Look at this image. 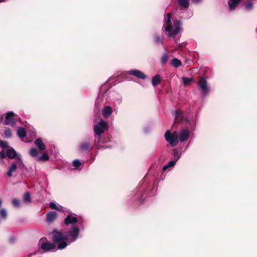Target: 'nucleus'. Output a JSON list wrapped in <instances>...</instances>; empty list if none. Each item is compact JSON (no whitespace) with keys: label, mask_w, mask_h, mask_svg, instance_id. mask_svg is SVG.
I'll use <instances>...</instances> for the list:
<instances>
[{"label":"nucleus","mask_w":257,"mask_h":257,"mask_svg":"<svg viewBox=\"0 0 257 257\" xmlns=\"http://www.w3.org/2000/svg\"><path fill=\"white\" fill-rule=\"evenodd\" d=\"M80 232L79 228L74 225L71 230L65 233V234L57 230H53L52 239L53 242L57 244L58 249H63L68 244L75 241L78 238Z\"/></svg>","instance_id":"nucleus-1"},{"label":"nucleus","mask_w":257,"mask_h":257,"mask_svg":"<svg viewBox=\"0 0 257 257\" xmlns=\"http://www.w3.org/2000/svg\"><path fill=\"white\" fill-rule=\"evenodd\" d=\"M181 22L180 21L174 20L172 18V14L168 13L165 16L163 28L167 32L168 37L175 38L181 30Z\"/></svg>","instance_id":"nucleus-2"},{"label":"nucleus","mask_w":257,"mask_h":257,"mask_svg":"<svg viewBox=\"0 0 257 257\" xmlns=\"http://www.w3.org/2000/svg\"><path fill=\"white\" fill-rule=\"evenodd\" d=\"M108 129V124L106 121L100 119L99 121L95 124L93 127L94 135V145L97 149L101 148L106 149V147L102 146L101 135L104 133L105 130Z\"/></svg>","instance_id":"nucleus-3"},{"label":"nucleus","mask_w":257,"mask_h":257,"mask_svg":"<svg viewBox=\"0 0 257 257\" xmlns=\"http://www.w3.org/2000/svg\"><path fill=\"white\" fill-rule=\"evenodd\" d=\"M38 245L44 252H52L58 249L57 244L48 241L46 237H42L39 240Z\"/></svg>","instance_id":"nucleus-4"},{"label":"nucleus","mask_w":257,"mask_h":257,"mask_svg":"<svg viewBox=\"0 0 257 257\" xmlns=\"http://www.w3.org/2000/svg\"><path fill=\"white\" fill-rule=\"evenodd\" d=\"M24 167L25 165L23 163L22 156H18V159H16V161L13 162L9 166L7 175L9 177H11L13 176V173H14L17 170L18 168L23 169L24 168Z\"/></svg>","instance_id":"nucleus-5"},{"label":"nucleus","mask_w":257,"mask_h":257,"mask_svg":"<svg viewBox=\"0 0 257 257\" xmlns=\"http://www.w3.org/2000/svg\"><path fill=\"white\" fill-rule=\"evenodd\" d=\"M198 89L200 90L202 96H207L210 92V87L208 85L207 80L204 77H200L199 80L197 82Z\"/></svg>","instance_id":"nucleus-6"},{"label":"nucleus","mask_w":257,"mask_h":257,"mask_svg":"<svg viewBox=\"0 0 257 257\" xmlns=\"http://www.w3.org/2000/svg\"><path fill=\"white\" fill-rule=\"evenodd\" d=\"M30 156L33 158H36L37 161L45 162L49 159V156L47 153L45 152L42 156H39L38 149L35 148H31L29 152Z\"/></svg>","instance_id":"nucleus-7"},{"label":"nucleus","mask_w":257,"mask_h":257,"mask_svg":"<svg viewBox=\"0 0 257 257\" xmlns=\"http://www.w3.org/2000/svg\"><path fill=\"white\" fill-rule=\"evenodd\" d=\"M93 145L90 139L82 141L79 144V150L81 153L88 152L93 149Z\"/></svg>","instance_id":"nucleus-8"},{"label":"nucleus","mask_w":257,"mask_h":257,"mask_svg":"<svg viewBox=\"0 0 257 257\" xmlns=\"http://www.w3.org/2000/svg\"><path fill=\"white\" fill-rule=\"evenodd\" d=\"M15 114L13 111H9L6 113L4 123L6 125H9L11 126L16 125V120L15 118Z\"/></svg>","instance_id":"nucleus-9"},{"label":"nucleus","mask_w":257,"mask_h":257,"mask_svg":"<svg viewBox=\"0 0 257 257\" xmlns=\"http://www.w3.org/2000/svg\"><path fill=\"white\" fill-rule=\"evenodd\" d=\"M107 94L102 92H100L96 99L95 105L99 109L100 107L104 105L106 102V96Z\"/></svg>","instance_id":"nucleus-10"},{"label":"nucleus","mask_w":257,"mask_h":257,"mask_svg":"<svg viewBox=\"0 0 257 257\" xmlns=\"http://www.w3.org/2000/svg\"><path fill=\"white\" fill-rule=\"evenodd\" d=\"M164 137L166 141L168 142L170 146L172 147L176 146L179 142L178 140L175 139V138L173 137L171 132L169 130H168L166 132Z\"/></svg>","instance_id":"nucleus-11"},{"label":"nucleus","mask_w":257,"mask_h":257,"mask_svg":"<svg viewBox=\"0 0 257 257\" xmlns=\"http://www.w3.org/2000/svg\"><path fill=\"white\" fill-rule=\"evenodd\" d=\"M190 135V131L188 129H183L180 131L178 141L182 143L188 140Z\"/></svg>","instance_id":"nucleus-12"},{"label":"nucleus","mask_w":257,"mask_h":257,"mask_svg":"<svg viewBox=\"0 0 257 257\" xmlns=\"http://www.w3.org/2000/svg\"><path fill=\"white\" fill-rule=\"evenodd\" d=\"M6 156L7 157L11 159H13L15 158L17 159L18 156L21 155L19 154H18L13 148L10 147L6 152Z\"/></svg>","instance_id":"nucleus-13"},{"label":"nucleus","mask_w":257,"mask_h":257,"mask_svg":"<svg viewBox=\"0 0 257 257\" xmlns=\"http://www.w3.org/2000/svg\"><path fill=\"white\" fill-rule=\"evenodd\" d=\"M130 75L135 76L138 78L145 79L147 76L144 73L138 70H131L128 71Z\"/></svg>","instance_id":"nucleus-14"},{"label":"nucleus","mask_w":257,"mask_h":257,"mask_svg":"<svg viewBox=\"0 0 257 257\" xmlns=\"http://www.w3.org/2000/svg\"><path fill=\"white\" fill-rule=\"evenodd\" d=\"M77 222V218L72 214H68L66 216L64 223L66 225H74Z\"/></svg>","instance_id":"nucleus-15"},{"label":"nucleus","mask_w":257,"mask_h":257,"mask_svg":"<svg viewBox=\"0 0 257 257\" xmlns=\"http://www.w3.org/2000/svg\"><path fill=\"white\" fill-rule=\"evenodd\" d=\"M57 217V213L54 211H51L47 214L46 220L50 223L54 221Z\"/></svg>","instance_id":"nucleus-16"},{"label":"nucleus","mask_w":257,"mask_h":257,"mask_svg":"<svg viewBox=\"0 0 257 257\" xmlns=\"http://www.w3.org/2000/svg\"><path fill=\"white\" fill-rule=\"evenodd\" d=\"M112 113V107L109 105L104 107L102 109V114L105 118L109 117Z\"/></svg>","instance_id":"nucleus-17"},{"label":"nucleus","mask_w":257,"mask_h":257,"mask_svg":"<svg viewBox=\"0 0 257 257\" xmlns=\"http://www.w3.org/2000/svg\"><path fill=\"white\" fill-rule=\"evenodd\" d=\"M241 0H229L228 1V8L230 11L234 10Z\"/></svg>","instance_id":"nucleus-18"},{"label":"nucleus","mask_w":257,"mask_h":257,"mask_svg":"<svg viewBox=\"0 0 257 257\" xmlns=\"http://www.w3.org/2000/svg\"><path fill=\"white\" fill-rule=\"evenodd\" d=\"M34 144L40 151H44L46 149L45 145L43 143L42 140L40 138L36 139L34 141Z\"/></svg>","instance_id":"nucleus-19"},{"label":"nucleus","mask_w":257,"mask_h":257,"mask_svg":"<svg viewBox=\"0 0 257 257\" xmlns=\"http://www.w3.org/2000/svg\"><path fill=\"white\" fill-rule=\"evenodd\" d=\"M111 97L114 103L120 104L121 102L122 98L119 93L112 92L111 95Z\"/></svg>","instance_id":"nucleus-20"},{"label":"nucleus","mask_w":257,"mask_h":257,"mask_svg":"<svg viewBox=\"0 0 257 257\" xmlns=\"http://www.w3.org/2000/svg\"><path fill=\"white\" fill-rule=\"evenodd\" d=\"M175 120L177 121H181L183 119V112L181 110H177L174 113Z\"/></svg>","instance_id":"nucleus-21"},{"label":"nucleus","mask_w":257,"mask_h":257,"mask_svg":"<svg viewBox=\"0 0 257 257\" xmlns=\"http://www.w3.org/2000/svg\"><path fill=\"white\" fill-rule=\"evenodd\" d=\"M179 5L184 10H187L190 5L189 0H177Z\"/></svg>","instance_id":"nucleus-22"},{"label":"nucleus","mask_w":257,"mask_h":257,"mask_svg":"<svg viewBox=\"0 0 257 257\" xmlns=\"http://www.w3.org/2000/svg\"><path fill=\"white\" fill-rule=\"evenodd\" d=\"M17 135L21 140L23 139L26 136V131L24 127H20L17 131Z\"/></svg>","instance_id":"nucleus-23"},{"label":"nucleus","mask_w":257,"mask_h":257,"mask_svg":"<svg viewBox=\"0 0 257 257\" xmlns=\"http://www.w3.org/2000/svg\"><path fill=\"white\" fill-rule=\"evenodd\" d=\"M173 155L174 156V160L177 162V161L180 159L181 156V152L177 149H173Z\"/></svg>","instance_id":"nucleus-24"},{"label":"nucleus","mask_w":257,"mask_h":257,"mask_svg":"<svg viewBox=\"0 0 257 257\" xmlns=\"http://www.w3.org/2000/svg\"><path fill=\"white\" fill-rule=\"evenodd\" d=\"M161 82V76L159 75H156L154 76L152 80V83L154 86H156Z\"/></svg>","instance_id":"nucleus-25"},{"label":"nucleus","mask_w":257,"mask_h":257,"mask_svg":"<svg viewBox=\"0 0 257 257\" xmlns=\"http://www.w3.org/2000/svg\"><path fill=\"white\" fill-rule=\"evenodd\" d=\"M176 161L175 160H172L169 161L167 165H165L163 168V170L165 171L168 168H172L175 165Z\"/></svg>","instance_id":"nucleus-26"},{"label":"nucleus","mask_w":257,"mask_h":257,"mask_svg":"<svg viewBox=\"0 0 257 257\" xmlns=\"http://www.w3.org/2000/svg\"><path fill=\"white\" fill-rule=\"evenodd\" d=\"M171 64L174 67L177 68L182 65V62L180 60L175 58L172 60Z\"/></svg>","instance_id":"nucleus-27"},{"label":"nucleus","mask_w":257,"mask_h":257,"mask_svg":"<svg viewBox=\"0 0 257 257\" xmlns=\"http://www.w3.org/2000/svg\"><path fill=\"white\" fill-rule=\"evenodd\" d=\"M154 41L155 43L157 45H160L163 44V37L162 36L158 35V34H155L154 37Z\"/></svg>","instance_id":"nucleus-28"},{"label":"nucleus","mask_w":257,"mask_h":257,"mask_svg":"<svg viewBox=\"0 0 257 257\" xmlns=\"http://www.w3.org/2000/svg\"><path fill=\"white\" fill-rule=\"evenodd\" d=\"M0 216L3 220H5L7 218L8 213L6 209L3 208L0 210Z\"/></svg>","instance_id":"nucleus-29"},{"label":"nucleus","mask_w":257,"mask_h":257,"mask_svg":"<svg viewBox=\"0 0 257 257\" xmlns=\"http://www.w3.org/2000/svg\"><path fill=\"white\" fill-rule=\"evenodd\" d=\"M24 201L25 203L30 202L31 201V198L30 193L29 192H26L23 197Z\"/></svg>","instance_id":"nucleus-30"},{"label":"nucleus","mask_w":257,"mask_h":257,"mask_svg":"<svg viewBox=\"0 0 257 257\" xmlns=\"http://www.w3.org/2000/svg\"><path fill=\"white\" fill-rule=\"evenodd\" d=\"M4 134L5 137L7 138H10L12 136L11 130L9 128H6Z\"/></svg>","instance_id":"nucleus-31"},{"label":"nucleus","mask_w":257,"mask_h":257,"mask_svg":"<svg viewBox=\"0 0 257 257\" xmlns=\"http://www.w3.org/2000/svg\"><path fill=\"white\" fill-rule=\"evenodd\" d=\"M0 147L2 148H9V144L5 141H0Z\"/></svg>","instance_id":"nucleus-32"},{"label":"nucleus","mask_w":257,"mask_h":257,"mask_svg":"<svg viewBox=\"0 0 257 257\" xmlns=\"http://www.w3.org/2000/svg\"><path fill=\"white\" fill-rule=\"evenodd\" d=\"M81 164V162L78 159L74 160L72 162V165L74 167L78 168L80 166Z\"/></svg>","instance_id":"nucleus-33"},{"label":"nucleus","mask_w":257,"mask_h":257,"mask_svg":"<svg viewBox=\"0 0 257 257\" xmlns=\"http://www.w3.org/2000/svg\"><path fill=\"white\" fill-rule=\"evenodd\" d=\"M168 60V56L167 54H164L161 58V62L162 63H166Z\"/></svg>","instance_id":"nucleus-34"},{"label":"nucleus","mask_w":257,"mask_h":257,"mask_svg":"<svg viewBox=\"0 0 257 257\" xmlns=\"http://www.w3.org/2000/svg\"><path fill=\"white\" fill-rule=\"evenodd\" d=\"M183 83L185 85H187L189 82L191 81L193 79L192 78L183 77L182 78Z\"/></svg>","instance_id":"nucleus-35"},{"label":"nucleus","mask_w":257,"mask_h":257,"mask_svg":"<svg viewBox=\"0 0 257 257\" xmlns=\"http://www.w3.org/2000/svg\"><path fill=\"white\" fill-rule=\"evenodd\" d=\"M12 202H13V205L15 207H18L20 206V200L19 199H16V198L13 199V201H12Z\"/></svg>","instance_id":"nucleus-36"},{"label":"nucleus","mask_w":257,"mask_h":257,"mask_svg":"<svg viewBox=\"0 0 257 257\" xmlns=\"http://www.w3.org/2000/svg\"><path fill=\"white\" fill-rule=\"evenodd\" d=\"M50 207L53 209H56L57 210H59L60 209L57 207L56 204L53 202H51L49 204Z\"/></svg>","instance_id":"nucleus-37"},{"label":"nucleus","mask_w":257,"mask_h":257,"mask_svg":"<svg viewBox=\"0 0 257 257\" xmlns=\"http://www.w3.org/2000/svg\"><path fill=\"white\" fill-rule=\"evenodd\" d=\"M253 4L251 2H247L245 5V7L247 10H250L252 8Z\"/></svg>","instance_id":"nucleus-38"},{"label":"nucleus","mask_w":257,"mask_h":257,"mask_svg":"<svg viewBox=\"0 0 257 257\" xmlns=\"http://www.w3.org/2000/svg\"><path fill=\"white\" fill-rule=\"evenodd\" d=\"M171 134L172 135L173 137L175 138V139L178 140L179 137V133L177 131H175Z\"/></svg>","instance_id":"nucleus-39"},{"label":"nucleus","mask_w":257,"mask_h":257,"mask_svg":"<svg viewBox=\"0 0 257 257\" xmlns=\"http://www.w3.org/2000/svg\"><path fill=\"white\" fill-rule=\"evenodd\" d=\"M6 155V153L4 151H2L0 152V158L4 159L5 158Z\"/></svg>","instance_id":"nucleus-40"},{"label":"nucleus","mask_w":257,"mask_h":257,"mask_svg":"<svg viewBox=\"0 0 257 257\" xmlns=\"http://www.w3.org/2000/svg\"><path fill=\"white\" fill-rule=\"evenodd\" d=\"M192 3L198 4L201 2V0H192Z\"/></svg>","instance_id":"nucleus-41"},{"label":"nucleus","mask_w":257,"mask_h":257,"mask_svg":"<svg viewBox=\"0 0 257 257\" xmlns=\"http://www.w3.org/2000/svg\"><path fill=\"white\" fill-rule=\"evenodd\" d=\"M2 119H3V115H0V122L2 120Z\"/></svg>","instance_id":"nucleus-42"},{"label":"nucleus","mask_w":257,"mask_h":257,"mask_svg":"<svg viewBox=\"0 0 257 257\" xmlns=\"http://www.w3.org/2000/svg\"><path fill=\"white\" fill-rule=\"evenodd\" d=\"M5 0H0V2H5Z\"/></svg>","instance_id":"nucleus-43"}]
</instances>
